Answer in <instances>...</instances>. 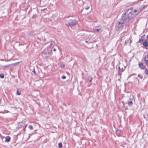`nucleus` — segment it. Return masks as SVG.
<instances>
[{"label": "nucleus", "instance_id": "nucleus-17", "mask_svg": "<svg viewBox=\"0 0 148 148\" xmlns=\"http://www.w3.org/2000/svg\"><path fill=\"white\" fill-rule=\"evenodd\" d=\"M145 60L147 65H148V60L146 59H145Z\"/></svg>", "mask_w": 148, "mask_h": 148}, {"label": "nucleus", "instance_id": "nucleus-37", "mask_svg": "<svg viewBox=\"0 0 148 148\" xmlns=\"http://www.w3.org/2000/svg\"><path fill=\"white\" fill-rule=\"evenodd\" d=\"M147 116H148V114H147Z\"/></svg>", "mask_w": 148, "mask_h": 148}, {"label": "nucleus", "instance_id": "nucleus-13", "mask_svg": "<svg viewBox=\"0 0 148 148\" xmlns=\"http://www.w3.org/2000/svg\"><path fill=\"white\" fill-rule=\"evenodd\" d=\"M58 146L59 148H61L62 147V145L61 142L59 143Z\"/></svg>", "mask_w": 148, "mask_h": 148}, {"label": "nucleus", "instance_id": "nucleus-28", "mask_svg": "<svg viewBox=\"0 0 148 148\" xmlns=\"http://www.w3.org/2000/svg\"><path fill=\"white\" fill-rule=\"evenodd\" d=\"M89 8V7H88L86 8H85V9L86 10H88V9Z\"/></svg>", "mask_w": 148, "mask_h": 148}, {"label": "nucleus", "instance_id": "nucleus-12", "mask_svg": "<svg viewBox=\"0 0 148 148\" xmlns=\"http://www.w3.org/2000/svg\"><path fill=\"white\" fill-rule=\"evenodd\" d=\"M55 43V42L54 41H51V44H50V46L52 47L54 45Z\"/></svg>", "mask_w": 148, "mask_h": 148}, {"label": "nucleus", "instance_id": "nucleus-25", "mask_svg": "<svg viewBox=\"0 0 148 148\" xmlns=\"http://www.w3.org/2000/svg\"><path fill=\"white\" fill-rule=\"evenodd\" d=\"M36 17V15H33V18H34Z\"/></svg>", "mask_w": 148, "mask_h": 148}, {"label": "nucleus", "instance_id": "nucleus-6", "mask_svg": "<svg viewBox=\"0 0 148 148\" xmlns=\"http://www.w3.org/2000/svg\"><path fill=\"white\" fill-rule=\"evenodd\" d=\"M139 67L142 69H143L145 68V66L143 63H139Z\"/></svg>", "mask_w": 148, "mask_h": 148}, {"label": "nucleus", "instance_id": "nucleus-34", "mask_svg": "<svg viewBox=\"0 0 148 148\" xmlns=\"http://www.w3.org/2000/svg\"><path fill=\"white\" fill-rule=\"evenodd\" d=\"M136 11H137L136 10H134V12H136Z\"/></svg>", "mask_w": 148, "mask_h": 148}, {"label": "nucleus", "instance_id": "nucleus-11", "mask_svg": "<svg viewBox=\"0 0 148 148\" xmlns=\"http://www.w3.org/2000/svg\"><path fill=\"white\" fill-rule=\"evenodd\" d=\"M131 42V40H130L129 39H128L127 40H125V43L126 44H127V43H128L129 42L130 43Z\"/></svg>", "mask_w": 148, "mask_h": 148}, {"label": "nucleus", "instance_id": "nucleus-16", "mask_svg": "<svg viewBox=\"0 0 148 148\" xmlns=\"http://www.w3.org/2000/svg\"><path fill=\"white\" fill-rule=\"evenodd\" d=\"M138 77H139L140 78V79H142L143 78V76L142 75H141L140 74H138Z\"/></svg>", "mask_w": 148, "mask_h": 148}, {"label": "nucleus", "instance_id": "nucleus-20", "mask_svg": "<svg viewBox=\"0 0 148 148\" xmlns=\"http://www.w3.org/2000/svg\"><path fill=\"white\" fill-rule=\"evenodd\" d=\"M145 59H146V60H148V54H147V56L145 57Z\"/></svg>", "mask_w": 148, "mask_h": 148}, {"label": "nucleus", "instance_id": "nucleus-21", "mask_svg": "<svg viewBox=\"0 0 148 148\" xmlns=\"http://www.w3.org/2000/svg\"><path fill=\"white\" fill-rule=\"evenodd\" d=\"M116 132H119V133H120L121 132V130H119V129H116Z\"/></svg>", "mask_w": 148, "mask_h": 148}, {"label": "nucleus", "instance_id": "nucleus-10", "mask_svg": "<svg viewBox=\"0 0 148 148\" xmlns=\"http://www.w3.org/2000/svg\"><path fill=\"white\" fill-rule=\"evenodd\" d=\"M92 80V78L91 76H89L88 77V80L89 82H90Z\"/></svg>", "mask_w": 148, "mask_h": 148}, {"label": "nucleus", "instance_id": "nucleus-9", "mask_svg": "<svg viewBox=\"0 0 148 148\" xmlns=\"http://www.w3.org/2000/svg\"><path fill=\"white\" fill-rule=\"evenodd\" d=\"M143 45L145 47H147L148 46V43L146 40H145V42H143Z\"/></svg>", "mask_w": 148, "mask_h": 148}, {"label": "nucleus", "instance_id": "nucleus-18", "mask_svg": "<svg viewBox=\"0 0 148 148\" xmlns=\"http://www.w3.org/2000/svg\"><path fill=\"white\" fill-rule=\"evenodd\" d=\"M29 129H32V128H33V127L32 125H29Z\"/></svg>", "mask_w": 148, "mask_h": 148}, {"label": "nucleus", "instance_id": "nucleus-29", "mask_svg": "<svg viewBox=\"0 0 148 148\" xmlns=\"http://www.w3.org/2000/svg\"><path fill=\"white\" fill-rule=\"evenodd\" d=\"M123 71H124V70L123 69V68H122V69H121V72H123Z\"/></svg>", "mask_w": 148, "mask_h": 148}, {"label": "nucleus", "instance_id": "nucleus-7", "mask_svg": "<svg viewBox=\"0 0 148 148\" xmlns=\"http://www.w3.org/2000/svg\"><path fill=\"white\" fill-rule=\"evenodd\" d=\"M21 91L20 89H17V91H16V94L20 95H21Z\"/></svg>", "mask_w": 148, "mask_h": 148}, {"label": "nucleus", "instance_id": "nucleus-4", "mask_svg": "<svg viewBox=\"0 0 148 148\" xmlns=\"http://www.w3.org/2000/svg\"><path fill=\"white\" fill-rule=\"evenodd\" d=\"M43 56L45 57H48L50 55V52L47 51V49H45L43 53Z\"/></svg>", "mask_w": 148, "mask_h": 148}, {"label": "nucleus", "instance_id": "nucleus-22", "mask_svg": "<svg viewBox=\"0 0 148 148\" xmlns=\"http://www.w3.org/2000/svg\"><path fill=\"white\" fill-rule=\"evenodd\" d=\"M62 78L63 79H65L66 78V77L65 76H63L62 77Z\"/></svg>", "mask_w": 148, "mask_h": 148}, {"label": "nucleus", "instance_id": "nucleus-33", "mask_svg": "<svg viewBox=\"0 0 148 148\" xmlns=\"http://www.w3.org/2000/svg\"><path fill=\"white\" fill-rule=\"evenodd\" d=\"M45 9H45H41V10H44Z\"/></svg>", "mask_w": 148, "mask_h": 148}, {"label": "nucleus", "instance_id": "nucleus-24", "mask_svg": "<svg viewBox=\"0 0 148 148\" xmlns=\"http://www.w3.org/2000/svg\"><path fill=\"white\" fill-rule=\"evenodd\" d=\"M64 64H61V66L62 68L64 67Z\"/></svg>", "mask_w": 148, "mask_h": 148}, {"label": "nucleus", "instance_id": "nucleus-19", "mask_svg": "<svg viewBox=\"0 0 148 148\" xmlns=\"http://www.w3.org/2000/svg\"><path fill=\"white\" fill-rule=\"evenodd\" d=\"M121 71H119V75H121Z\"/></svg>", "mask_w": 148, "mask_h": 148}, {"label": "nucleus", "instance_id": "nucleus-14", "mask_svg": "<svg viewBox=\"0 0 148 148\" xmlns=\"http://www.w3.org/2000/svg\"><path fill=\"white\" fill-rule=\"evenodd\" d=\"M145 73L146 74L148 75V70L147 69H145Z\"/></svg>", "mask_w": 148, "mask_h": 148}, {"label": "nucleus", "instance_id": "nucleus-30", "mask_svg": "<svg viewBox=\"0 0 148 148\" xmlns=\"http://www.w3.org/2000/svg\"><path fill=\"white\" fill-rule=\"evenodd\" d=\"M53 50V51H56V49H54Z\"/></svg>", "mask_w": 148, "mask_h": 148}, {"label": "nucleus", "instance_id": "nucleus-31", "mask_svg": "<svg viewBox=\"0 0 148 148\" xmlns=\"http://www.w3.org/2000/svg\"><path fill=\"white\" fill-rule=\"evenodd\" d=\"M143 116H144V118L145 119V116L144 115H143Z\"/></svg>", "mask_w": 148, "mask_h": 148}, {"label": "nucleus", "instance_id": "nucleus-26", "mask_svg": "<svg viewBox=\"0 0 148 148\" xmlns=\"http://www.w3.org/2000/svg\"><path fill=\"white\" fill-rule=\"evenodd\" d=\"M121 71V69L119 66V71Z\"/></svg>", "mask_w": 148, "mask_h": 148}, {"label": "nucleus", "instance_id": "nucleus-5", "mask_svg": "<svg viewBox=\"0 0 148 148\" xmlns=\"http://www.w3.org/2000/svg\"><path fill=\"white\" fill-rule=\"evenodd\" d=\"M132 97L130 99V101L128 102V104L130 106H131L133 105V103L132 102V100L133 99H134V97L133 95L132 96Z\"/></svg>", "mask_w": 148, "mask_h": 148}, {"label": "nucleus", "instance_id": "nucleus-1", "mask_svg": "<svg viewBox=\"0 0 148 148\" xmlns=\"http://www.w3.org/2000/svg\"><path fill=\"white\" fill-rule=\"evenodd\" d=\"M132 9V8H130L127 9L124 11V13L122 14V18L125 20V22H130L135 16V15L133 14V12Z\"/></svg>", "mask_w": 148, "mask_h": 148}, {"label": "nucleus", "instance_id": "nucleus-32", "mask_svg": "<svg viewBox=\"0 0 148 148\" xmlns=\"http://www.w3.org/2000/svg\"><path fill=\"white\" fill-rule=\"evenodd\" d=\"M85 42H87V43H88V41H87V40H86V41H85Z\"/></svg>", "mask_w": 148, "mask_h": 148}, {"label": "nucleus", "instance_id": "nucleus-36", "mask_svg": "<svg viewBox=\"0 0 148 148\" xmlns=\"http://www.w3.org/2000/svg\"><path fill=\"white\" fill-rule=\"evenodd\" d=\"M146 120H147V121H148V119H146Z\"/></svg>", "mask_w": 148, "mask_h": 148}, {"label": "nucleus", "instance_id": "nucleus-23", "mask_svg": "<svg viewBox=\"0 0 148 148\" xmlns=\"http://www.w3.org/2000/svg\"><path fill=\"white\" fill-rule=\"evenodd\" d=\"M100 29H96V30L97 32H98L100 30Z\"/></svg>", "mask_w": 148, "mask_h": 148}, {"label": "nucleus", "instance_id": "nucleus-15", "mask_svg": "<svg viewBox=\"0 0 148 148\" xmlns=\"http://www.w3.org/2000/svg\"><path fill=\"white\" fill-rule=\"evenodd\" d=\"M0 77L2 78H3L4 77V75L3 74H0Z\"/></svg>", "mask_w": 148, "mask_h": 148}, {"label": "nucleus", "instance_id": "nucleus-8", "mask_svg": "<svg viewBox=\"0 0 148 148\" xmlns=\"http://www.w3.org/2000/svg\"><path fill=\"white\" fill-rule=\"evenodd\" d=\"M10 137L9 136H7L5 137V141L6 142H8L10 141Z\"/></svg>", "mask_w": 148, "mask_h": 148}, {"label": "nucleus", "instance_id": "nucleus-35", "mask_svg": "<svg viewBox=\"0 0 148 148\" xmlns=\"http://www.w3.org/2000/svg\"><path fill=\"white\" fill-rule=\"evenodd\" d=\"M147 39H148V35L147 36Z\"/></svg>", "mask_w": 148, "mask_h": 148}, {"label": "nucleus", "instance_id": "nucleus-27", "mask_svg": "<svg viewBox=\"0 0 148 148\" xmlns=\"http://www.w3.org/2000/svg\"><path fill=\"white\" fill-rule=\"evenodd\" d=\"M33 72L35 74H36V72H35L34 69Z\"/></svg>", "mask_w": 148, "mask_h": 148}, {"label": "nucleus", "instance_id": "nucleus-3", "mask_svg": "<svg viewBox=\"0 0 148 148\" xmlns=\"http://www.w3.org/2000/svg\"><path fill=\"white\" fill-rule=\"evenodd\" d=\"M76 24V21L75 19H73L72 20H70L69 21V22L66 24V25L68 26H73L75 25Z\"/></svg>", "mask_w": 148, "mask_h": 148}, {"label": "nucleus", "instance_id": "nucleus-2", "mask_svg": "<svg viewBox=\"0 0 148 148\" xmlns=\"http://www.w3.org/2000/svg\"><path fill=\"white\" fill-rule=\"evenodd\" d=\"M127 23V22H125V20L121 17V19L120 21L118 22V25H117L116 29L117 30H119L122 29L123 28V25L124 23Z\"/></svg>", "mask_w": 148, "mask_h": 148}]
</instances>
